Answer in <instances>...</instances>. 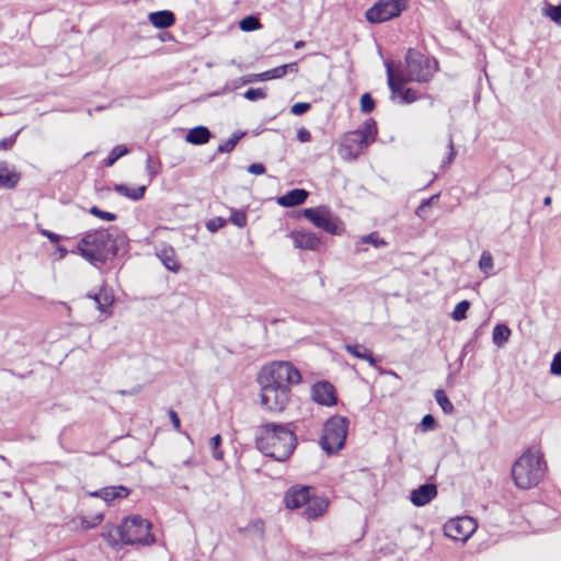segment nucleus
<instances>
[{
    "label": "nucleus",
    "mask_w": 561,
    "mask_h": 561,
    "mask_svg": "<svg viewBox=\"0 0 561 561\" xmlns=\"http://www.w3.org/2000/svg\"><path fill=\"white\" fill-rule=\"evenodd\" d=\"M300 381V371L290 362L264 365L257 375L262 407L270 412L284 411L289 402L291 387Z\"/></svg>",
    "instance_id": "obj_1"
},
{
    "label": "nucleus",
    "mask_w": 561,
    "mask_h": 561,
    "mask_svg": "<svg viewBox=\"0 0 561 561\" xmlns=\"http://www.w3.org/2000/svg\"><path fill=\"white\" fill-rule=\"evenodd\" d=\"M255 444L265 456L285 461L294 453L297 438L290 424L265 423L256 430Z\"/></svg>",
    "instance_id": "obj_2"
},
{
    "label": "nucleus",
    "mask_w": 561,
    "mask_h": 561,
    "mask_svg": "<svg viewBox=\"0 0 561 561\" xmlns=\"http://www.w3.org/2000/svg\"><path fill=\"white\" fill-rule=\"evenodd\" d=\"M79 254L89 263L104 264L118 252V237L107 229H96L85 232L78 242Z\"/></svg>",
    "instance_id": "obj_3"
},
{
    "label": "nucleus",
    "mask_w": 561,
    "mask_h": 561,
    "mask_svg": "<svg viewBox=\"0 0 561 561\" xmlns=\"http://www.w3.org/2000/svg\"><path fill=\"white\" fill-rule=\"evenodd\" d=\"M546 471L547 463L540 450L528 448L514 462L512 478L518 489L529 490L542 481Z\"/></svg>",
    "instance_id": "obj_4"
},
{
    "label": "nucleus",
    "mask_w": 561,
    "mask_h": 561,
    "mask_svg": "<svg viewBox=\"0 0 561 561\" xmlns=\"http://www.w3.org/2000/svg\"><path fill=\"white\" fill-rule=\"evenodd\" d=\"M377 123L373 118L365 121L359 129L346 133L340 144L339 152L345 160H355L377 137Z\"/></svg>",
    "instance_id": "obj_5"
},
{
    "label": "nucleus",
    "mask_w": 561,
    "mask_h": 561,
    "mask_svg": "<svg viewBox=\"0 0 561 561\" xmlns=\"http://www.w3.org/2000/svg\"><path fill=\"white\" fill-rule=\"evenodd\" d=\"M436 69V60H431L421 51L410 48L405 56V75L400 76V83L409 81L427 82Z\"/></svg>",
    "instance_id": "obj_6"
},
{
    "label": "nucleus",
    "mask_w": 561,
    "mask_h": 561,
    "mask_svg": "<svg viewBox=\"0 0 561 561\" xmlns=\"http://www.w3.org/2000/svg\"><path fill=\"white\" fill-rule=\"evenodd\" d=\"M118 533L122 541L126 545H150L154 541L151 524L140 516L125 518Z\"/></svg>",
    "instance_id": "obj_7"
},
{
    "label": "nucleus",
    "mask_w": 561,
    "mask_h": 561,
    "mask_svg": "<svg viewBox=\"0 0 561 561\" xmlns=\"http://www.w3.org/2000/svg\"><path fill=\"white\" fill-rule=\"evenodd\" d=\"M348 431V420L345 416L335 415L330 417L324 426L321 436V447L327 454H334L343 448Z\"/></svg>",
    "instance_id": "obj_8"
},
{
    "label": "nucleus",
    "mask_w": 561,
    "mask_h": 561,
    "mask_svg": "<svg viewBox=\"0 0 561 561\" xmlns=\"http://www.w3.org/2000/svg\"><path fill=\"white\" fill-rule=\"evenodd\" d=\"M304 216L317 228L332 234L341 236L344 232L343 221L327 206L304 209Z\"/></svg>",
    "instance_id": "obj_9"
},
{
    "label": "nucleus",
    "mask_w": 561,
    "mask_h": 561,
    "mask_svg": "<svg viewBox=\"0 0 561 561\" xmlns=\"http://www.w3.org/2000/svg\"><path fill=\"white\" fill-rule=\"evenodd\" d=\"M403 9V0H379L366 11V19L370 23H381L398 16Z\"/></svg>",
    "instance_id": "obj_10"
},
{
    "label": "nucleus",
    "mask_w": 561,
    "mask_h": 561,
    "mask_svg": "<svg viewBox=\"0 0 561 561\" xmlns=\"http://www.w3.org/2000/svg\"><path fill=\"white\" fill-rule=\"evenodd\" d=\"M477 523L469 516L457 517L448 520L444 526V533L454 540L466 541L476 530Z\"/></svg>",
    "instance_id": "obj_11"
},
{
    "label": "nucleus",
    "mask_w": 561,
    "mask_h": 561,
    "mask_svg": "<svg viewBox=\"0 0 561 561\" xmlns=\"http://www.w3.org/2000/svg\"><path fill=\"white\" fill-rule=\"evenodd\" d=\"M388 85L392 94H399L401 103L410 104L417 100L416 92L411 89H401L403 83H400V76H394L392 67L389 62L386 64Z\"/></svg>",
    "instance_id": "obj_12"
},
{
    "label": "nucleus",
    "mask_w": 561,
    "mask_h": 561,
    "mask_svg": "<svg viewBox=\"0 0 561 561\" xmlns=\"http://www.w3.org/2000/svg\"><path fill=\"white\" fill-rule=\"evenodd\" d=\"M312 490L311 486H291L285 493V506L289 510H297L302 506L306 507Z\"/></svg>",
    "instance_id": "obj_13"
},
{
    "label": "nucleus",
    "mask_w": 561,
    "mask_h": 561,
    "mask_svg": "<svg viewBox=\"0 0 561 561\" xmlns=\"http://www.w3.org/2000/svg\"><path fill=\"white\" fill-rule=\"evenodd\" d=\"M289 238L296 249L318 251L321 245V239L310 231H291Z\"/></svg>",
    "instance_id": "obj_14"
},
{
    "label": "nucleus",
    "mask_w": 561,
    "mask_h": 561,
    "mask_svg": "<svg viewBox=\"0 0 561 561\" xmlns=\"http://www.w3.org/2000/svg\"><path fill=\"white\" fill-rule=\"evenodd\" d=\"M312 399L321 405H333L336 403L334 387L329 381H320L311 389Z\"/></svg>",
    "instance_id": "obj_15"
},
{
    "label": "nucleus",
    "mask_w": 561,
    "mask_h": 561,
    "mask_svg": "<svg viewBox=\"0 0 561 561\" xmlns=\"http://www.w3.org/2000/svg\"><path fill=\"white\" fill-rule=\"evenodd\" d=\"M437 495V486L434 483H425L410 493V501L414 506L421 507L428 504Z\"/></svg>",
    "instance_id": "obj_16"
},
{
    "label": "nucleus",
    "mask_w": 561,
    "mask_h": 561,
    "mask_svg": "<svg viewBox=\"0 0 561 561\" xmlns=\"http://www.w3.org/2000/svg\"><path fill=\"white\" fill-rule=\"evenodd\" d=\"M21 174L16 171L14 165L9 164L7 161H0V185L12 190L16 187Z\"/></svg>",
    "instance_id": "obj_17"
},
{
    "label": "nucleus",
    "mask_w": 561,
    "mask_h": 561,
    "mask_svg": "<svg viewBox=\"0 0 561 561\" xmlns=\"http://www.w3.org/2000/svg\"><path fill=\"white\" fill-rule=\"evenodd\" d=\"M328 505L329 503L324 497L311 494L305 507L304 515L307 519H316L327 512Z\"/></svg>",
    "instance_id": "obj_18"
},
{
    "label": "nucleus",
    "mask_w": 561,
    "mask_h": 561,
    "mask_svg": "<svg viewBox=\"0 0 561 561\" xmlns=\"http://www.w3.org/2000/svg\"><path fill=\"white\" fill-rule=\"evenodd\" d=\"M87 298L94 300L101 313H107L114 302L113 291L105 286H102L99 293L87 294Z\"/></svg>",
    "instance_id": "obj_19"
},
{
    "label": "nucleus",
    "mask_w": 561,
    "mask_h": 561,
    "mask_svg": "<svg viewBox=\"0 0 561 561\" xmlns=\"http://www.w3.org/2000/svg\"><path fill=\"white\" fill-rule=\"evenodd\" d=\"M130 491L124 485L105 486L91 493L92 496L104 500L110 503L116 499H124L129 495Z\"/></svg>",
    "instance_id": "obj_20"
},
{
    "label": "nucleus",
    "mask_w": 561,
    "mask_h": 561,
    "mask_svg": "<svg viewBox=\"0 0 561 561\" xmlns=\"http://www.w3.org/2000/svg\"><path fill=\"white\" fill-rule=\"evenodd\" d=\"M149 22L156 28H169L175 23V15L170 10H161L149 13Z\"/></svg>",
    "instance_id": "obj_21"
},
{
    "label": "nucleus",
    "mask_w": 561,
    "mask_h": 561,
    "mask_svg": "<svg viewBox=\"0 0 561 561\" xmlns=\"http://www.w3.org/2000/svg\"><path fill=\"white\" fill-rule=\"evenodd\" d=\"M308 195V192L304 188H294L278 197L277 203L283 207H294L304 204Z\"/></svg>",
    "instance_id": "obj_22"
},
{
    "label": "nucleus",
    "mask_w": 561,
    "mask_h": 561,
    "mask_svg": "<svg viewBox=\"0 0 561 561\" xmlns=\"http://www.w3.org/2000/svg\"><path fill=\"white\" fill-rule=\"evenodd\" d=\"M157 256L169 271L178 272L180 270V264L172 247L165 244L161 245L157 249Z\"/></svg>",
    "instance_id": "obj_23"
},
{
    "label": "nucleus",
    "mask_w": 561,
    "mask_h": 561,
    "mask_svg": "<svg viewBox=\"0 0 561 561\" xmlns=\"http://www.w3.org/2000/svg\"><path fill=\"white\" fill-rule=\"evenodd\" d=\"M345 350L354 357L367 360L371 367L377 366L378 360L374 357L373 353L364 345L346 344Z\"/></svg>",
    "instance_id": "obj_24"
},
{
    "label": "nucleus",
    "mask_w": 561,
    "mask_h": 561,
    "mask_svg": "<svg viewBox=\"0 0 561 561\" xmlns=\"http://www.w3.org/2000/svg\"><path fill=\"white\" fill-rule=\"evenodd\" d=\"M210 130L205 126H196L186 134V141L193 145H204L210 139Z\"/></svg>",
    "instance_id": "obj_25"
},
{
    "label": "nucleus",
    "mask_w": 561,
    "mask_h": 561,
    "mask_svg": "<svg viewBox=\"0 0 561 561\" xmlns=\"http://www.w3.org/2000/svg\"><path fill=\"white\" fill-rule=\"evenodd\" d=\"M113 190L117 194L136 202L144 197L145 192H146V186L141 185L138 187H129L125 184H115Z\"/></svg>",
    "instance_id": "obj_26"
},
{
    "label": "nucleus",
    "mask_w": 561,
    "mask_h": 561,
    "mask_svg": "<svg viewBox=\"0 0 561 561\" xmlns=\"http://www.w3.org/2000/svg\"><path fill=\"white\" fill-rule=\"evenodd\" d=\"M266 76V81L273 80V79H279L285 77L288 72L296 73L298 72V64L297 62H290L286 65H282L278 67H275L273 69L264 71Z\"/></svg>",
    "instance_id": "obj_27"
},
{
    "label": "nucleus",
    "mask_w": 561,
    "mask_h": 561,
    "mask_svg": "<svg viewBox=\"0 0 561 561\" xmlns=\"http://www.w3.org/2000/svg\"><path fill=\"white\" fill-rule=\"evenodd\" d=\"M511 333H512L511 329L506 324H496L493 328V332H492L493 343L496 346L502 347L503 345H505L508 342Z\"/></svg>",
    "instance_id": "obj_28"
},
{
    "label": "nucleus",
    "mask_w": 561,
    "mask_h": 561,
    "mask_svg": "<svg viewBox=\"0 0 561 561\" xmlns=\"http://www.w3.org/2000/svg\"><path fill=\"white\" fill-rule=\"evenodd\" d=\"M244 131L233 133L227 141L218 146L217 151L220 153L231 152L239 142V140L244 137Z\"/></svg>",
    "instance_id": "obj_29"
},
{
    "label": "nucleus",
    "mask_w": 561,
    "mask_h": 561,
    "mask_svg": "<svg viewBox=\"0 0 561 561\" xmlns=\"http://www.w3.org/2000/svg\"><path fill=\"white\" fill-rule=\"evenodd\" d=\"M542 14L550 18L556 24L561 26V3L558 5L545 2Z\"/></svg>",
    "instance_id": "obj_30"
},
{
    "label": "nucleus",
    "mask_w": 561,
    "mask_h": 561,
    "mask_svg": "<svg viewBox=\"0 0 561 561\" xmlns=\"http://www.w3.org/2000/svg\"><path fill=\"white\" fill-rule=\"evenodd\" d=\"M129 152L128 148L125 146H115L107 158L104 160L105 167H112L119 158L126 156Z\"/></svg>",
    "instance_id": "obj_31"
},
{
    "label": "nucleus",
    "mask_w": 561,
    "mask_h": 561,
    "mask_svg": "<svg viewBox=\"0 0 561 561\" xmlns=\"http://www.w3.org/2000/svg\"><path fill=\"white\" fill-rule=\"evenodd\" d=\"M435 400L446 414H451L455 411L453 403L450 402L444 390L438 389L435 391Z\"/></svg>",
    "instance_id": "obj_32"
},
{
    "label": "nucleus",
    "mask_w": 561,
    "mask_h": 561,
    "mask_svg": "<svg viewBox=\"0 0 561 561\" xmlns=\"http://www.w3.org/2000/svg\"><path fill=\"white\" fill-rule=\"evenodd\" d=\"M469 308L470 302L468 300H461L460 302H458L451 312L453 320L461 321L466 319Z\"/></svg>",
    "instance_id": "obj_33"
},
{
    "label": "nucleus",
    "mask_w": 561,
    "mask_h": 561,
    "mask_svg": "<svg viewBox=\"0 0 561 561\" xmlns=\"http://www.w3.org/2000/svg\"><path fill=\"white\" fill-rule=\"evenodd\" d=\"M239 26L244 32H252L259 30L261 27V23L257 18L249 15L240 21Z\"/></svg>",
    "instance_id": "obj_34"
},
{
    "label": "nucleus",
    "mask_w": 561,
    "mask_h": 561,
    "mask_svg": "<svg viewBox=\"0 0 561 561\" xmlns=\"http://www.w3.org/2000/svg\"><path fill=\"white\" fill-rule=\"evenodd\" d=\"M362 243L371 244L375 248H382L387 244V242L378 236L377 232H371L360 238Z\"/></svg>",
    "instance_id": "obj_35"
},
{
    "label": "nucleus",
    "mask_w": 561,
    "mask_h": 561,
    "mask_svg": "<svg viewBox=\"0 0 561 561\" xmlns=\"http://www.w3.org/2000/svg\"><path fill=\"white\" fill-rule=\"evenodd\" d=\"M479 268L485 274L493 268V257L489 251L482 252L479 260Z\"/></svg>",
    "instance_id": "obj_36"
},
{
    "label": "nucleus",
    "mask_w": 561,
    "mask_h": 561,
    "mask_svg": "<svg viewBox=\"0 0 561 561\" xmlns=\"http://www.w3.org/2000/svg\"><path fill=\"white\" fill-rule=\"evenodd\" d=\"M243 96L249 101L262 100L266 98V90L263 88H251L244 92Z\"/></svg>",
    "instance_id": "obj_37"
},
{
    "label": "nucleus",
    "mask_w": 561,
    "mask_h": 561,
    "mask_svg": "<svg viewBox=\"0 0 561 561\" xmlns=\"http://www.w3.org/2000/svg\"><path fill=\"white\" fill-rule=\"evenodd\" d=\"M89 213L99 219L106 220V221H113L116 219V215L114 213L105 211L100 209L96 206H92L89 210Z\"/></svg>",
    "instance_id": "obj_38"
},
{
    "label": "nucleus",
    "mask_w": 561,
    "mask_h": 561,
    "mask_svg": "<svg viewBox=\"0 0 561 561\" xmlns=\"http://www.w3.org/2000/svg\"><path fill=\"white\" fill-rule=\"evenodd\" d=\"M375 108V101L369 93H364L360 98V111L363 113H370Z\"/></svg>",
    "instance_id": "obj_39"
},
{
    "label": "nucleus",
    "mask_w": 561,
    "mask_h": 561,
    "mask_svg": "<svg viewBox=\"0 0 561 561\" xmlns=\"http://www.w3.org/2000/svg\"><path fill=\"white\" fill-rule=\"evenodd\" d=\"M230 221L234 226L243 228L247 225V215L242 210H232L230 215Z\"/></svg>",
    "instance_id": "obj_40"
},
{
    "label": "nucleus",
    "mask_w": 561,
    "mask_h": 561,
    "mask_svg": "<svg viewBox=\"0 0 561 561\" xmlns=\"http://www.w3.org/2000/svg\"><path fill=\"white\" fill-rule=\"evenodd\" d=\"M220 444H221V436L219 434L211 437L210 446L213 448V457L216 460H221L224 458V453H222V450L219 449Z\"/></svg>",
    "instance_id": "obj_41"
},
{
    "label": "nucleus",
    "mask_w": 561,
    "mask_h": 561,
    "mask_svg": "<svg viewBox=\"0 0 561 561\" xmlns=\"http://www.w3.org/2000/svg\"><path fill=\"white\" fill-rule=\"evenodd\" d=\"M227 224L226 219H224L222 217H215L213 219H209L207 222H206V228L208 231L210 232H216L218 231L220 228L225 227Z\"/></svg>",
    "instance_id": "obj_42"
},
{
    "label": "nucleus",
    "mask_w": 561,
    "mask_h": 561,
    "mask_svg": "<svg viewBox=\"0 0 561 561\" xmlns=\"http://www.w3.org/2000/svg\"><path fill=\"white\" fill-rule=\"evenodd\" d=\"M420 426L423 432H428V431L434 430L436 426L435 417L432 414L424 415L421 421Z\"/></svg>",
    "instance_id": "obj_43"
},
{
    "label": "nucleus",
    "mask_w": 561,
    "mask_h": 561,
    "mask_svg": "<svg viewBox=\"0 0 561 561\" xmlns=\"http://www.w3.org/2000/svg\"><path fill=\"white\" fill-rule=\"evenodd\" d=\"M310 106H311L310 103L298 102L291 106L290 112L296 116H300V115L305 114L306 112H308L310 110Z\"/></svg>",
    "instance_id": "obj_44"
},
{
    "label": "nucleus",
    "mask_w": 561,
    "mask_h": 561,
    "mask_svg": "<svg viewBox=\"0 0 561 561\" xmlns=\"http://www.w3.org/2000/svg\"><path fill=\"white\" fill-rule=\"evenodd\" d=\"M447 148H448V156L445 160H443L442 162V167L443 168H446L448 167L455 159L456 157V150H455V147H454V142H453V139L451 137H449L448 139V145H447Z\"/></svg>",
    "instance_id": "obj_45"
},
{
    "label": "nucleus",
    "mask_w": 561,
    "mask_h": 561,
    "mask_svg": "<svg viewBox=\"0 0 561 561\" xmlns=\"http://www.w3.org/2000/svg\"><path fill=\"white\" fill-rule=\"evenodd\" d=\"M241 80V83L242 84H248V83H252V82H262V81H266V76H265V72H261V73H254V75H249L244 78H240Z\"/></svg>",
    "instance_id": "obj_46"
},
{
    "label": "nucleus",
    "mask_w": 561,
    "mask_h": 561,
    "mask_svg": "<svg viewBox=\"0 0 561 561\" xmlns=\"http://www.w3.org/2000/svg\"><path fill=\"white\" fill-rule=\"evenodd\" d=\"M550 371L552 375L561 376V352L554 355L550 365Z\"/></svg>",
    "instance_id": "obj_47"
},
{
    "label": "nucleus",
    "mask_w": 561,
    "mask_h": 561,
    "mask_svg": "<svg viewBox=\"0 0 561 561\" xmlns=\"http://www.w3.org/2000/svg\"><path fill=\"white\" fill-rule=\"evenodd\" d=\"M18 134H19V131H16L15 134H13L12 136H10L8 138L1 139L0 140V149H3V150L11 149L16 141Z\"/></svg>",
    "instance_id": "obj_48"
},
{
    "label": "nucleus",
    "mask_w": 561,
    "mask_h": 561,
    "mask_svg": "<svg viewBox=\"0 0 561 561\" xmlns=\"http://www.w3.org/2000/svg\"><path fill=\"white\" fill-rule=\"evenodd\" d=\"M248 172L255 175H262L265 173V167L262 163H251L248 167Z\"/></svg>",
    "instance_id": "obj_49"
},
{
    "label": "nucleus",
    "mask_w": 561,
    "mask_h": 561,
    "mask_svg": "<svg viewBox=\"0 0 561 561\" xmlns=\"http://www.w3.org/2000/svg\"><path fill=\"white\" fill-rule=\"evenodd\" d=\"M297 139L300 142H308L311 139V134L307 128H299L297 131Z\"/></svg>",
    "instance_id": "obj_50"
},
{
    "label": "nucleus",
    "mask_w": 561,
    "mask_h": 561,
    "mask_svg": "<svg viewBox=\"0 0 561 561\" xmlns=\"http://www.w3.org/2000/svg\"><path fill=\"white\" fill-rule=\"evenodd\" d=\"M41 234L46 237L50 242L58 243L61 239V237L53 231L42 229Z\"/></svg>",
    "instance_id": "obj_51"
},
{
    "label": "nucleus",
    "mask_w": 561,
    "mask_h": 561,
    "mask_svg": "<svg viewBox=\"0 0 561 561\" xmlns=\"http://www.w3.org/2000/svg\"><path fill=\"white\" fill-rule=\"evenodd\" d=\"M169 416H170V420H171L174 428L179 430L181 426V422H180V417H179L178 413L173 410H170Z\"/></svg>",
    "instance_id": "obj_52"
},
{
    "label": "nucleus",
    "mask_w": 561,
    "mask_h": 561,
    "mask_svg": "<svg viewBox=\"0 0 561 561\" xmlns=\"http://www.w3.org/2000/svg\"><path fill=\"white\" fill-rule=\"evenodd\" d=\"M438 198H439V194H435V195L431 196L430 198L423 199L421 203L426 208H430Z\"/></svg>",
    "instance_id": "obj_53"
},
{
    "label": "nucleus",
    "mask_w": 561,
    "mask_h": 561,
    "mask_svg": "<svg viewBox=\"0 0 561 561\" xmlns=\"http://www.w3.org/2000/svg\"><path fill=\"white\" fill-rule=\"evenodd\" d=\"M426 210H427V208L425 206H423V204L421 203L415 210V215L417 217L424 219V218H426Z\"/></svg>",
    "instance_id": "obj_54"
},
{
    "label": "nucleus",
    "mask_w": 561,
    "mask_h": 561,
    "mask_svg": "<svg viewBox=\"0 0 561 561\" xmlns=\"http://www.w3.org/2000/svg\"><path fill=\"white\" fill-rule=\"evenodd\" d=\"M252 526H253L256 530L262 531V530H263V526H264V524H263V522H262V520L257 519V520H254V522L252 523Z\"/></svg>",
    "instance_id": "obj_55"
},
{
    "label": "nucleus",
    "mask_w": 561,
    "mask_h": 561,
    "mask_svg": "<svg viewBox=\"0 0 561 561\" xmlns=\"http://www.w3.org/2000/svg\"><path fill=\"white\" fill-rule=\"evenodd\" d=\"M57 251L59 253V257L60 259L66 257V255L68 254V250L65 247H61V245L57 248Z\"/></svg>",
    "instance_id": "obj_56"
},
{
    "label": "nucleus",
    "mask_w": 561,
    "mask_h": 561,
    "mask_svg": "<svg viewBox=\"0 0 561 561\" xmlns=\"http://www.w3.org/2000/svg\"><path fill=\"white\" fill-rule=\"evenodd\" d=\"M102 518H103V516H102V515H98V516L95 517V523H94V524H92V525L87 524L84 527H85V528H91V527H93L94 525H96L98 523H101Z\"/></svg>",
    "instance_id": "obj_57"
},
{
    "label": "nucleus",
    "mask_w": 561,
    "mask_h": 561,
    "mask_svg": "<svg viewBox=\"0 0 561 561\" xmlns=\"http://www.w3.org/2000/svg\"><path fill=\"white\" fill-rule=\"evenodd\" d=\"M240 85H242L241 83V80L240 79H236L231 82V89H237L239 88Z\"/></svg>",
    "instance_id": "obj_58"
},
{
    "label": "nucleus",
    "mask_w": 561,
    "mask_h": 561,
    "mask_svg": "<svg viewBox=\"0 0 561 561\" xmlns=\"http://www.w3.org/2000/svg\"><path fill=\"white\" fill-rule=\"evenodd\" d=\"M304 46H305V42H304V41H298V42H296V43H295V45H294V47H295L296 49H299V48H301V47H304Z\"/></svg>",
    "instance_id": "obj_59"
},
{
    "label": "nucleus",
    "mask_w": 561,
    "mask_h": 561,
    "mask_svg": "<svg viewBox=\"0 0 561 561\" xmlns=\"http://www.w3.org/2000/svg\"><path fill=\"white\" fill-rule=\"evenodd\" d=\"M551 202H552V199H551V197H550V196H546V197L543 198V205H545V206H549V205L551 204Z\"/></svg>",
    "instance_id": "obj_60"
},
{
    "label": "nucleus",
    "mask_w": 561,
    "mask_h": 561,
    "mask_svg": "<svg viewBox=\"0 0 561 561\" xmlns=\"http://www.w3.org/2000/svg\"><path fill=\"white\" fill-rule=\"evenodd\" d=\"M190 463H191V461H190V460H185V461H184V465H185V466H188Z\"/></svg>",
    "instance_id": "obj_61"
}]
</instances>
